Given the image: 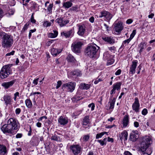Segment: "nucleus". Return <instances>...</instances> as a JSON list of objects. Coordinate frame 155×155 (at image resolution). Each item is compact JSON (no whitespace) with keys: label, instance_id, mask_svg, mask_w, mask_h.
<instances>
[{"label":"nucleus","instance_id":"nucleus-1","mask_svg":"<svg viewBox=\"0 0 155 155\" xmlns=\"http://www.w3.org/2000/svg\"><path fill=\"white\" fill-rule=\"evenodd\" d=\"M151 138L148 136H146L142 139L141 143L140 150L141 155H150L152 153L151 150L149 148V146L152 143Z\"/></svg>","mask_w":155,"mask_h":155},{"label":"nucleus","instance_id":"nucleus-2","mask_svg":"<svg viewBox=\"0 0 155 155\" xmlns=\"http://www.w3.org/2000/svg\"><path fill=\"white\" fill-rule=\"evenodd\" d=\"M100 48L94 43L89 44L85 51L86 55L91 58L94 57Z\"/></svg>","mask_w":155,"mask_h":155},{"label":"nucleus","instance_id":"nucleus-3","mask_svg":"<svg viewBox=\"0 0 155 155\" xmlns=\"http://www.w3.org/2000/svg\"><path fill=\"white\" fill-rule=\"evenodd\" d=\"M13 39L12 37L7 34L4 33L3 35L2 41V45L4 48L11 47L13 44Z\"/></svg>","mask_w":155,"mask_h":155},{"label":"nucleus","instance_id":"nucleus-4","mask_svg":"<svg viewBox=\"0 0 155 155\" xmlns=\"http://www.w3.org/2000/svg\"><path fill=\"white\" fill-rule=\"evenodd\" d=\"M11 70L8 65L4 66L1 69L0 72V78L2 79H4L11 74Z\"/></svg>","mask_w":155,"mask_h":155},{"label":"nucleus","instance_id":"nucleus-5","mask_svg":"<svg viewBox=\"0 0 155 155\" xmlns=\"http://www.w3.org/2000/svg\"><path fill=\"white\" fill-rule=\"evenodd\" d=\"M83 45L82 42L80 41L75 42L71 45L72 51L74 53H80L82 46Z\"/></svg>","mask_w":155,"mask_h":155},{"label":"nucleus","instance_id":"nucleus-6","mask_svg":"<svg viewBox=\"0 0 155 155\" xmlns=\"http://www.w3.org/2000/svg\"><path fill=\"white\" fill-rule=\"evenodd\" d=\"M1 129L4 134H15L16 132L15 130L7 124L4 125L1 128Z\"/></svg>","mask_w":155,"mask_h":155},{"label":"nucleus","instance_id":"nucleus-7","mask_svg":"<svg viewBox=\"0 0 155 155\" xmlns=\"http://www.w3.org/2000/svg\"><path fill=\"white\" fill-rule=\"evenodd\" d=\"M7 124L15 130H18L19 128L18 122V120L14 118H12L9 119Z\"/></svg>","mask_w":155,"mask_h":155},{"label":"nucleus","instance_id":"nucleus-8","mask_svg":"<svg viewBox=\"0 0 155 155\" xmlns=\"http://www.w3.org/2000/svg\"><path fill=\"white\" fill-rule=\"evenodd\" d=\"M76 86L75 83L72 82H69L63 84V88L65 87L68 91L72 92L74 90Z\"/></svg>","mask_w":155,"mask_h":155},{"label":"nucleus","instance_id":"nucleus-9","mask_svg":"<svg viewBox=\"0 0 155 155\" xmlns=\"http://www.w3.org/2000/svg\"><path fill=\"white\" fill-rule=\"evenodd\" d=\"M70 149L74 155H78L80 153L81 148L79 145H74L71 146Z\"/></svg>","mask_w":155,"mask_h":155},{"label":"nucleus","instance_id":"nucleus-10","mask_svg":"<svg viewBox=\"0 0 155 155\" xmlns=\"http://www.w3.org/2000/svg\"><path fill=\"white\" fill-rule=\"evenodd\" d=\"M140 104L138 98L135 97L134 99V102L132 105V108L136 113L139 112Z\"/></svg>","mask_w":155,"mask_h":155},{"label":"nucleus","instance_id":"nucleus-11","mask_svg":"<svg viewBox=\"0 0 155 155\" xmlns=\"http://www.w3.org/2000/svg\"><path fill=\"white\" fill-rule=\"evenodd\" d=\"M100 18H105L107 20L110 21L112 17V15L109 12L104 10L101 12L99 15Z\"/></svg>","mask_w":155,"mask_h":155},{"label":"nucleus","instance_id":"nucleus-12","mask_svg":"<svg viewBox=\"0 0 155 155\" xmlns=\"http://www.w3.org/2000/svg\"><path fill=\"white\" fill-rule=\"evenodd\" d=\"M55 21L58 23V24L61 27L65 26V25L69 22V21L68 20H64L63 18L60 17L56 19Z\"/></svg>","mask_w":155,"mask_h":155},{"label":"nucleus","instance_id":"nucleus-13","mask_svg":"<svg viewBox=\"0 0 155 155\" xmlns=\"http://www.w3.org/2000/svg\"><path fill=\"white\" fill-rule=\"evenodd\" d=\"M104 58L107 61L108 65H111L114 62L113 59H111V55L107 51L105 52L104 54Z\"/></svg>","mask_w":155,"mask_h":155},{"label":"nucleus","instance_id":"nucleus-14","mask_svg":"<svg viewBox=\"0 0 155 155\" xmlns=\"http://www.w3.org/2000/svg\"><path fill=\"white\" fill-rule=\"evenodd\" d=\"M122 83L121 82H117L114 84L113 85V89L110 92V94H114L115 93V91L119 90L120 89L121 85Z\"/></svg>","mask_w":155,"mask_h":155},{"label":"nucleus","instance_id":"nucleus-15","mask_svg":"<svg viewBox=\"0 0 155 155\" xmlns=\"http://www.w3.org/2000/svg\"><path fill=\"white\" fill-rule=\"evenodd\" d=\"M123 28L122 24L121 23L118 22L115 24L114 29L115 31V33L117 35L119 34L123 30Z\"/></svg>","mask_w":155,"mask_h":155},{"label":"nucleus","instance_id":"nucleus-16","mask_svg":"<svg viewBox=\"0 0 155 155\" xmlns=\"http://www.w3.org/2000/svg\"><path fill=\"white\" fill-rule=\"evenodd\" d=\"M137 63V60H134L132 61V64L130 69L129 73L130 74H133L135 73Z\"/></svg>","mask_w":155,"mask_h":155},{"label":"nucleus","instance_id":"nucleus-17","mask_svg":"<svg viewBox=\"0 0 155 155\" xmlns=\"http://www.w3.org/2000/svg\"><path fill=\"white\" fill-rule=\"evenodd\" d=\"M122 122L123 127H125L127 126L129 123V116L128 114L124 116Z\"/></svg>","mask_w":155,"mask_h":155},{"label":"nucleus","instance_id":"nucleus-18","mask_svg":"<svg viewBox=\"0 0 155 155\" xmlns=\"http://www.w3.org/2000/svg\"><path fill=\"white\" fill-rule=\"evenodd\" d=\"M58 124L64 126L68 122V119L61 116L58 119Z\"/></svg>","mask_w":155,"mask_h":155},{"label":"nucleus","instance_id":"nucleus-19","mask_svg":"<svg viewBox=\"0 0 155 155\" xmlns=\"http://www.w3.org/2000/svg\"><path fill=\"white\" fill-rule=\"evenodd\" d=\"M103 40L107 42L110 44H113L115 43V40L113 37L111 36H105L102 38Z\"/></svg>","mask_w":155,"mask_h":155},{"label":"nucleus","instance_id":"nucleus-20","mask_svg":"<svg viewBox=\"0 0 155 155\" xmlns=\"http://www.w3.org/2000/svg\"><path fill=\"white\" fill-rule=\"evenodd\" d=\"M138 137V136L137 132L133 131L130 135L129 140L132 141H135Z\"/></svg>","mask_w":155,"mask_h":155},{"label":"nucleus","instance_id":"nucleus-21","mask_svg":"<svg viewBox=\"0 0 155 155\" xmlns=\"http://www.w3.org/2000/svg\"><path fill=\"white\" fill-rule=\"evenodd\" d=\"M78 34L80 36H82L84 34L85 31V28L84 25H78Z\"/></svg>","mask_w":155,"mask_h":155},{"label":"nucleus","instance_id":"nucleus-22","mask_svg":"<svg viewBox=\"0 0 155 155\" xmlns=\"http://www.w3.org/2000/svg\"><path fill=\"white\" fill-rule=\"evenodd\" d=\"M3 98L5 101V103L6 106H7L8 104L10 105L12 104V99L10 96L5 95Z\"/></svg>","mask_w":155,"mask_h":155},{"label":"nucleus","instance_id":"nucleus-23","mask_svg":"<svg viewBox=\"0 0 155 155\" xmlns=\"http://www.w3.org/2000/svg\"><path fill=\"white\" fill-rule=\"evenodd\" d=\"M61 34L62 35H64L65 38H68L72 36L74 34V31L72 30H71L66 32H61Z\"/></svg>","mask_w":155,"mask_h":155},{"label":"nucleus","instance_id":"nucleus-24","mask_svg":"<svg viewBox=\"0 0 155 155\" xmlns=\"http://www.w3.org/2000/svg\"><path fill=\"white\" fill-rule=\"evenodd\" d=\"M120 139L121 141L122 140H127V139L128 133L126 130L124 131L120 135Z\"/></svg>","mask_w":155,"mask_h":155},{"label":"nucleus","instance_id":"nucleus-25","mask_svg":"<svg viewBox=\"0 0 155 155\" xmlns=\"http://www.w3.org/2000/svg\"><path fill=\"white\" fill-rule=\"evenodd\" d=\"M14 81H12L9 82H3L2 84V86L5 89H8L12 86L14 83Z\"/></svg>","mask_w":155,"mask_h":155},{"label":"nucleus","instance_id":"nucleus-26","mask_svg":"<svg viewBox=\"0 0 155 155\" xmlns=\"http://www.w3.org/2000/svg\"><path fill=\"white\" fill-rule=\"evenodd\" d=\"M61 49H57L55 48H52L51 51V54L54 56H56L61 52Z\"/></svg>","mask_w":155,"mask_h":155},{"label":"nucleus","instance_id":"nucleus-27","mask_svg":"<svg viewBox=\"0 0 155 155\" xmlns=\"http://www.w3.org/2000/svg\"><path fill=\"white\" fill-rule=\"evenodd\" d=\"M90 124L89 117L88 116H86L83 119L82 122V125H87Z\"/></svg>","mask_w":155,"mask_h":155},{"label":"nucleus","instance_id":"nucleus-28","mask_svg":"<svg viewBox=\"0 0 155 155\" xmlns=\"http://www.w3.org/2000/svg\"><path fill=\"white\" fill-rule=\"evenodd\" d=\"M72 2V0L64 2L63 3V7L65 8H68L72 6L73 5Z\"/></svg>","mask_w":155,"mask_h":155},{"label":"nucleus","instance_id":"nucleus-29","mask_svg":"<svg viewBox=\"0 0 155 155\" xmlns=\"http://www.w3.org/2000/svg\"><path fill=\"white\" fill-rule=\"evenodd\" d=\"M90 87V84L84 83H81L80 85V88L82 89L88 90Z\"/></svg>","mask_w":155,"mask_h":155},{"label":"nucleus","instance_id":"nucleus-30","mask_svg":"<svg viewBox=\"0 0 155 155\" xmlns=\"http://www.w3.org/2000/svg\"><path fill=\"white\" fill-rule=\"evenodd\" d=\"M7 153L6 147L4 145H0V154L4 155Z\"/></svg>","mask_w":155,"mask_h":155},{"label":"nucleus","instance_id":"nucleus-31","mask_svg":"<svg viewBox=\"0 0 155 155\" xmlns=\"http://www.w3.org/2000/svg\"><path fill=\"white\" fill-rule=\"evenodd\" d=\"M73 77L80 76L81 75V71L78 70H76L71 72Z\"/></svg>","mask_w":155,"mask_h":155},{"label":"nucleus","instance_id":"nucleus-32","mask_svg":"<svg viewBox=\"0 0 155 155\" xmlns=\"http://www.w3.org/2000/svg\"><path fill=\"white\" fill-rule=\"evenodd\" d=\"M111 97L110 98V101L109 102V103H110V107L109 108L110 109H113L114 107V106L115 103L116 101V98H114L113 99L111 98Z\"/></svg>","mask_w":155,"mask_h":155},{"label":"nucleus","instance_id":"nucleus-33","mask_svg":"<svg viewBox=\"0 0 155 155\" xmlns=\"http://www.w3.org/2000/svg\"><path fill=\"white\" fill-rule=\"evenodd\" d=\"M53 33H50L48 34L49 38H53L56 37L58 34V31L56 30H54Z\"/></svg>","mask_w":155,"mask_h":155},{"label":"nucleus","instance_id":"nucleus-34","mask_svg":"<svg viewBox=\"0 0 155 155\" xmlns=\"http://www.w3.org/2000/svg\"><path fill=\"white\" fill-rule=\"evenodd\" d=\"M68 61L69 62H74L76 60L74 57L71 54H69L67 57Z\"/></svg>","mask_w":155,"mask_h":155},{"label":"nucleus","instance_id":"nucleus-35","mask_svg":"<svg viewBox=\"0 0 155 155\" xmlns=\"http://www.w3.org/2000/svg\"><path fill=\"white\" fill-rule=\"evenodd\" d=\"M25 103L27 107L28 108H31L32 104L31 101L29 99H27L25 101Z\"/></svg>","mask_w":155,"mask_h":155},{"label":"nucleus","instance_id":"nucleus-36","mask_svg":"<svg viewBox=\"0 0 155 155\" xmlns=\"http://www.w3.org/2000/svg\"><path fill=\"white\" fill-rule=\"evenodd\" d=\"M146 46V44L144 42H141L139 45V48H140L139 53H141L144 49Z\"/></svg>","mask_w":155,"mask_h":155},{"label":"nucleus","instance_id":"nucleus-37","mask_svg":"<svg viewBox=\"0 0 155 155\" xmlns=\"http://www.w3.org/2000/svg\"><path fill=\"white\" fill-rule=\"evenodd\" d=\"M107 138H105L102 140H97V142L100 143L101 145L103 146L104 145H106L107 143Z\"/></svg>","mask_w":155,"mask_h":155},{"label":"nucleus","instance_id":"nucleus-38","mask_svg":"<svg viewBox=\"0 0 155 155\" xmlns=\"http://www.w3.org/2000/svg\"><path fill=\"white\" fill-rule=\"evenodd\" d=\"M107 134V132L104 131L100 133H99L96 134V139H98L100 138H101L105 134Z\"/></svg>","mask_w":155,"mask_h":155},{"label":"nucleus","instance_id":"nucleus-39","mask_svg":"<svg viewBox=\"0 0 155 155\" xmlns=\"http://www.w3.org/2000/svg\"><path fill=\"white\" fill-rule=\"evenodd\" d=\"M130 39L129 38L124 41L122 43L121 47H124L126 46L130 41Z\"/></svg>","mask_w":155,"mask_h":155},{"label":"nucleus","instance_id":"nucleus-40","mask_svg":"<svg viewBox=\"0 0 155 155\" xmlns=\"http://www.w3.org/2000/svg\"><path fill=\"white\" fill-rule=\"evenodd\" d=\"M59 139V137L56 134L53 135L51 138V140L56 141H58Z\"/></svg>","mask_w":155,"mask_h":155},{"label":"nucleus","instance_id":"nucleus-41","mask_svg":"<svg viewBox=\"0 0 155 155\" xmlns=\"http://www.w3.org/2000/svg\"><path fill=\"white\" fill-rule=\"evenodd\" d=\"M43 25L44 26L48 27L51 25V23L48 21H46L44 22Z\"/></svg>","mask_w":155,"mask_h":155},{"label":"nucleus","instance_id":"nucleus-42","mask_svg":"<svg viewBox=\"0 0 155 155\" xmlns=\"http://www.w3.org/2000/svg\"><path fill=\"white\" fill-rule=\"evenodd\" d=\"M78 7L77 5H76L72 7L70 9L71 10L78 12Z\"/></svg>","mask_w":155,"mask_h":155},{"label":"nucleus","instance_id":"nucleus-43","mask_svg":"<svg viewBox=\"0 0 155 155\" xmlns=\"http://www.w3.org/2000/svg\"><path fill=\"white\" fill-rule=\"evenodd\" d=\"M53 6V4H50L47 8L48 10L49 13L51 12Z\"/></svg>","mask_w":155,"mask_h":155},{"label":"nucleus","instance_id":"nucleus-44","mask_svg":"<svg viewBox=\"0 0 155 155\" xmlns=\"http://www.w3.org/2000/svg\"><path fill=\"white\" fill-rule=\"evenodd\" d=\"M90 136L89 135H84L83 136V139L86 141H87L89 139Z\"/></svg>","mask_w":155,"mask_h":155},{"label":"nucleus","instance_id":"nucleus-45","mask_svg":"<svg viewBox=\"0 0 155 155\" xmlns=\"http://www.w3.org/2000/svg\"><path fill=\"white\" fill-rule=\"evenodd\" d=\"M29 26V24H28L27 23H26L25 25L23 28L22 29V31L23 32L25 31L28 28Z\"/></svg>","mask_w":155,"mask_h":155},{"label":"nucleus","instance_id":"nucleus-46","mask_svg":"<svg viewBox=\"0 0 155 155\" xmlns=\"http://www.w3.org/2000/svg\"><path fill=\"white\" fill-rule=\"evenodd\" d=\"M21 110L20 108H17L15 109V113L17 115H19L21 113Z\"/></svg>","mask_w":155,"mask_h":155},{"label":"nucleus","instance_id":"nucleus-47","mask_svg":"<svg viewBox=\"0 0 155 155\" xmlns=\"http://www.w3.org/2000/svg\"><path fill=\"white\" fill-rule=\"evenodd\" d=\"M14 99L15 101H16V98L17 97H19V93L18 92H16L14 94Z\"/></svg>","mask_w":155,"mask_h":155},{"label":"nucleus","instance_id":"nucleus-48","mask_svg":"<svg viewBox=\"0 0 155 155\" xmlns=\"http://www.w3.org/2000/svg\"><path fill=\"white\" fill-rule=\"evenodd\" d=\"M88 107H91V110H93L94 109L95 106L94 103H91L88 105Z\"/></svg>","mask_w":155,"mask_h":155},{"label":"nucleus","instance_id":"nucleus-49","mask_svg":"<svg viewBox=\"0 0 155 155\" xmlns=\"http://www.w3.org/2000/svg\"><path fill=\"white\" fill-rule=\"evenodd\" d=\"M62 84V82L61 81H59L57 82V85L56 87V89L58 88Z\"/></svg>","mask_w":155,"mask_h":155},{"label":"nucleus","instance_id":"nucleus-50","mask_svg":"<svg viewBox=\"0 0 155 155\" xmlns=\"http://www.w3.org/2000/svg\"><path fill=\"white\" fill-rule=\"evenodd\" d=\"M147 110L146 109H144L142 111V114L143 115H145L147 114Z\"/></svg>","mask_w":155,"mask_h":155},{"label":"nucleus","instance_id":"nucleus-51","mask_svg":"<svg viewBox=\"0 0 155 155\" xmlns=\"http://www.w3.org/2000/svg\"><path fill=\"white\" fill-rule=\"evenodd\" d=\"M82 127L85 130L89 129L90 128L89 124H87V125H82Z\"/></svg>","mask_w":155,"mask_h":155},{"label":"nucleus","instance_id":"nucleus-52","mask_svg":"<svg viewBox=\"0 0 155 155\" xmlns=\"http://www.w3.org/2000/svg\"><path fill=\"white\" fill-rule=\"evenodd\" d=\"M15 53V51H12L10 52L9 53H8L6 54V56H9L11 55H13Z\"/></svg>","mask_w":155,"mask_h":155},{"label":"nucleus","instance_id":"nucleus-53","mask_svg":"<svg viewBox=\"0 0 155 155\" xmlns=\"http://www.w3.org/2000/svg\"><path fill=\"white\" fill-rule=\"evenodd\" d=\"M39 79V78H36V79H34L33 81V83L35 85H37L38 83V81Z\"/></svg>","mask_w":155,"mask_h":155},{"label":"nucleus","instance_id":"nucleus-54","mask_svg":"<svg viewBox=\"0 0 155 155\" xmlns=\"http://www.w3.org/2000/svg\"><path fill=\"white\" fill-rule=\"evenodd\" d=\"M33 14L34 13H33L31 15V21L32 23H35L36 22V21L34 18Z\"/></svg>","mask_w":155,"mask_h":155},{"label":"nucleus","instance_id":"nucleus-55","mask_svg":"<svg viewBox=\"0 0 155 155\" xmlns=\"http://www.w3.org/2000/svg\"><path fill=\"white\" fill-rule=\"evenodd\" d=\"M121 72V71L120 69H118L115 72V74L116 75H120V74Z\"/></svg>","mask_w":155,"mask_h":155},{"label":"nucleus","instance_id":"nucleus-56","mask_svg":"<svg viewBox=\"0 0 155 155\" xmlns=\"http://www.w3.org/2000/svg\"><path fill=\"white\" fill-rule=\"evenodd\" d=\"M132 22H133V20L131 19H127L126 21V23L128 24H131Z\"/></svg>","mask_w":155,"mask_h":155},{"label":"nucleus","instance_id":"nucleus-57","mask_svg":"<svg viewBox=\"0 0 155 155\" xmlns=\"http://www.w3.org/2000/svg\"><path fill=\"white\" fill-rule=\"evenodd\" d=\"M22 136V134H17L16 136V137L17 138H21Z\"/></svg>","mask_w":155,"mask_h":155},{"label":"nucleus","instance_id":"nucleus-58","mask_svg":"<svg viewBox=\"0 0 155 155\" xmlns=\"http://www.w3.org/2000/svg\"><path fill=\"white\" fill-rule=\"evenodd\" d=\"M94 18L93 16L91 17L89 19L90 21L92 23L94 22Z\"/></svg>","mask_w":155,"mask_h":155},{"label":"nucleus","instance_id":"nucleus-59","mask_svg":"<svg viewBox=\"0 0 155 155\" xmlns=\"http://www.w3.org/2000/svg\"><path fill=\"white\" fill-rule=\"evenodd\" d=\"M124 155H132V154L128 151H125L124 153Z\"/></svg>","mask_w":155,"mask_h":155},{"label":"nucleus","instance_id":"nucleus-60","mask_svg":"<svg viewBox=\"0 0 155 155\" xmlns=\"http://www.w3.org/2000/svg\"><path fill=\"white\" fill-rule=\"evenodd\" d=\"M107 141L108 142H110L113 143L114 142V139L113 138H110V137H108Z\"/></svg>","mask_w":155,"mask_h":155},{"label":"nucleus","instance_id":"nucleus-61","mask_svg":"<svg viewBox=\"0 0 155 155\" xmlns=\"http://www.w3.org/2000/svg\"><path fill=\"white\" fill-rule=\"evenodd\" d=\"M134 125L135 127H139V124L137 122L135 121L134 123Z\"/></svg>","mask_w":155,"mask_h":155},{"label":"nucleus","instance_id":"nucleus-62","mask_svg":"<svg viewBox=\"0 0 155 155\" xmlns=\"http://www.w3.org/2000/svg\"><path fill=\"white\" fill-rule=\"evenodd\" d=\"M141 66L140 65H139V66L137 67V70H138V71L137 72V74H139L140 73V70H141Z\"/></svg>","mask_w":155,"mask_h":155},{"label":"nucleus","instance_id":"nucleus-63","mask_svg":"<svg viewBox=\"0 0 155 155\" xmlns=\"http://www.w3.org/2000/svg\"><path fill=\"white\" fill-rule=\"evenodd\" d=\"M109 49L111 51H114L115 49V47L114 46H113L110 47L109 48Z\"/></svg>","mask_w":155,"mask_h":155},{"label":"nucleus","instance_id":"nucleus-64","mask_svg":"<svg viewBox=\"0 0 155 155\" xmlns=\"http://www.w3.org/2000/svg\"><path fill=\"white\" fill-rule=\"evenodd\" d=\"M31 127H30V130L28 132V136H30L31 135Z\"/></svg>","mask_w":155,"mask_h":155}]
</instances>
